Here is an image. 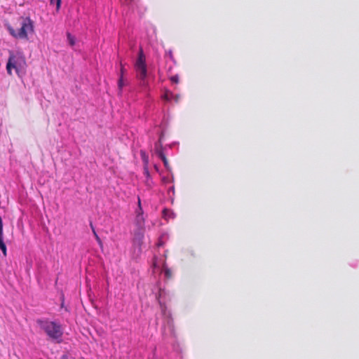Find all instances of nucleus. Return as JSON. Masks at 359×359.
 <instances>
[{
	"instance_id": "nucleus-1",
	"label": "nucleus",
	"mask_w": 359,
	"mask_h": 359,
	"mask_svg": "<svg viewBox=\"0 0 359 359\" xmlns=\"http://www.w3.org/2000/svg\"><path fill=\"white\" fill-rule=\"evenodd\" d=\"M36 323L50 339L59 341L62 338L63 331L60 323L48 319H38Z\"/></svg>"
},
{
	"instance_id": "nucleus-2",
	"label": "nucleus",
	"mask_w": 359,
	"mask_h": 359,
	"mask_svg": "<svg viewBox=\"0 0 359 359\" xmlns=\"http://www.w3.org/2000/svg\"><path fill=\"white\" fill-rule=\"evenodd\" d=\"M8 30L14 38L27 40L28 35L32 34L34 31V22L29 17L21 18L20 29L15 30L12 27L8 26Z\"/></svg>"
},
{
	"instance_id": "nucleus-3",
	"label": "nucleus",
	"mask_w": 359,
	"mask_h": 359,
	"mask_svg": "<svg viewBox=\"0 0 359 359\" xmlns=\"http://www.w3.org/2000/svg\"><path fill=\"white\" fill-rule=\"evenodd\" d=\"M26 66V60L22 53H14L9 51V57L6 64V71L9 75H12V69H14L17 73Z\"/></svg>"
},
{
	"instance_id": "nucleus-4",
	"label": "nucleus",
	"mask_w": 359,
	"mask_h": 359,
	"mask_svg": "<svg viewBox=\"0 0 359 359\" xmlns=\"http://www.w3.org/2000/svg\"><path fill=\"white\" fill-rule=\"evenodd\" d=\"M137 76L139 79L144 81L147 75L145 56L142 48L140 49L138 58L135 63Z\"/></svg>"
},
{
	"instance_id": "nucleus-5",
	"label": "nucleus",
	"mask_w": 359,
	"mask_h": 359,
	"mask_svg": "<svg viewBox=\"0 0 359 359\" xmlns=\"http://www.w3.org/2000/svg\"><path fill=\"white\" fill-rule=\"evenodd\" d=\"M156 154L158 155V156L162 160V161L163 162V164L165 165V167L167 168V169H169L170 168V166H169V164H168V161L163 152V148L161 147V146H158V145H156Z\"/></svg>"
},
{
	"instance_id": "nucleus-6",
	"label": "nucleus",
	"mask_w": 359,
	"mask_h": 359,
	"mask_svg": "<svg viewBox=\"0 0 359 359\" xmlns=\"http://www.w3.org/2000/svg\"><path fill=\"white\" fill-rule=\"evenodd\" d=\"M0 249L4 256H6V246L3 239V221L0 216Z\"/></svg>"
},
{
	"instance_id": "nucleus-7",
	"label": "nucleus",
	"mask_w": 359,
	"mask_h": 359,
	"mask_svg": "<svg viewBox=\"0 0 359 359\" xmlns=\"http://www.w3.org/2000/svg\"><path fill=\"white\" fill-rule=\"evenodd\" d=\"M162 97L166 101L174 100L175 102H178L180 99V95H174L169 90H166Z\"/></svg>"
},
{
	"instance_id": "nucleus-8",
	"label": "nucleus",
	"mask_w": 359,
	"mask_h": 359,
	"mask_svg": "<svg viewBox=\"0 0 359 359\" xmlns=\"http://www.w3.org/2000/svg\"><path fill=\"white\" fill-rule=\"evenodd\" d=\"M67 41H68V43L71 46H74L76 43V39H75V37L74 36H72L70 33H67Z\"/></svg>"
},
{
	"instance_id": "nucleus-9",
	"label": "nucleus",
	"mask_w": 359,
	"mask_h": 359,
	"mask_svg": "<svg viewBox=\"0 0 359 359\" xmlns=\"http://www.w3.org/2000/svg\"><path fill=\"white\" fill-rule=\"evenodd\" d=\"M136 219H137V222L139 223L140 225H142L144 223L142 212H140V211L137 212Z\"/></svg>"
},
{
	"instance_id": "nucleus-10",
	"label": "nucleus",
	"mask_w": 359,
	"mask_h": 359,
	"mask_svg": "<svg viewBox=\"0 0 359 359\" xmlns=\"http://www.w3.org/2000/svg\"><path fill=\"white\" fill-rule=\"evenodd\" d=\"M123 77H122V75H120V77H119V79H118V89H119V93H121V90H122V88L123 87Z\"/></svg>"
},
{
	"instance_id": "nucleus-11",
	"label": "nucleus",
	"mask_w": 359,
	"mask_h": 359,
	"mask_svg": "<svg viewBox=\"0 0 359 359\" xmlns=\"http://www.w3.org/2000/svg\"><path fill=\"white\" fill-rule=\"evenodd\" d=\"M55 1H56V9H57V11H59L60 8L62 0H55ZM54 2H55V0H50V4H53Z\"/></svg>"
},
{
	"instance_id": "nucleus-12",
	"label": "nucleus",
	"mask_w": 359,
	"mask_h": 359,
	"mask_svg": "<svg viewBox=\"0 0 359 359\" xmlns=\"http://www.w3.org/2000/svg\"><path fill=\"white\" fill-rule=\"evenodd\" d=\"M170 81L172 82V83H177L179 82V77L177 75H175V76H172L171 78H170Z\"/></svg>"
},
{
	"instance_id": "nucleus-13",
	"label": "nucleus",
	"mask_w": 359,
	"mask_h": 359,
	"mask_svg": "<svg viewBox=\"0 0 359 359\" xmlns=\"http://www.w3.org/2000/svg\"><path fill=\"white\" fill-rule=\"evenodd\" d=\"M143 238V234L142 233H138L136 236H135V241L136 240H138L139 241H141V240Z\"/></svg>"
},
{
	"instance_id": "nucleus-14",
	"label": "nucleus",
	"mask_w": 359,
	"mask_h": 359,
	"mask_svg": "<svg viewBox=\"0 0 359 359\" xmlns=\"http://www.w3.org/2000/svg\"><path fill=\"white\" fill-rule=\"evenodd\" d=\"M144 175L149 177V169H148V167L147 166H144Z\"/></svg>"
},
{
	"instance_id": "nucleus-15",
	"label": "nucleus",
	"mask_w": 359,
	"mask_h": 359,
	"mask_svg": "<svg viewBox=\"0 0 359 359\" xmlns=\"http://www.w3.org/2000/svg\"><path fill=\"white\" fill-rule=\"evenodd\" d=\"M125 68L123 66V65L121 63V69H120V75H122V77H123V74L125 73Z\"/></svg>"
},
{
	"instance_id": "nucleus-16",
	"label": "nucleus",
	"mask_w": 359,
	"mask_h": 359,
	"mask_svg": "<svg viewBox=\"0 0 359 359\" xmlns=\"http://www.w3.org/2000/svg\"><path fill=\"white\" fill-rule=\"evenodd\" d=\"M138 210L137 211H140V212H142V206H141V200H140V198L138 197Z\"/></svg>"
},
{
	"instance_id": "nucleus-17",
	"label": "nucleus",
	"mask_w": 359,
	"mask_h": 359,
	"mask_svg": "<svg viewBox=\"0 0 359 359\" xmlns=\"http://www.w3.org/2000/svg\"><path fill=\"white\" fill-rule=\"evenodd\" d=\"M95 239H96V241H97V243H99L100 245H102V241H101V239H100V238L99 236H97V238Z\"/></svg>"
},
{
	"instance_id": "nucleus-18",
	"label": "nucleus",
	"mask_w": 359,
	"mask_h": 359,
	"mask_svg": "<svg viewBox=\"0 0 359 359\" xmlns=\"http://www.w3.org/2000/svg\"><path fill=\"white\" fill-rule=\"evenodd\" d=\"M144 166H147L148 165V159L146 157H144Z\"/></svg>"
},
{
	"instance_id": "nucleus-19",
	"label": "nucleus",
	"mask_w": 359,
	"mask_h": 359,
	"mask_svg": "<svg viewBox=\"0 0 359 359\" xmlns=\"http://www.w3.org/2000/svg\"><path fill=\"white\" fill-rule=\"evenodd\" d=\"M93 235L95 236V238H97V236H98V235L97 234V233H96V231H95V229H93Z\"/></svg>"
},
{
	"instance_id": "nucleus-20",
	"label": "nucleus",
	"mask_w": 359,
	"mask_h": 359,
	"mask_svg": "<svg viewBox=\"0 0 359 359\" xmlns=\"http://www.w3.org/2000/svg\"><path fill=\"white\" fill-rule=\"evenodd\" d=\"M133 1V0H125V3L128 4H130Z\"/></svg>"
},
{
	"instance_id": "nucleus-21",
	"label": "nucleus",
	"mask_w": 359,
	"mask_h": 359,
	"mask_svg": "<svg viewBox=\"0 0 359 359\" xmlns=\"http://www.w3.org/2000/svg\"><path fill=\"white\" fill-rule=\"evenodd\" d=\"M90 227L92 229V231H93V229H95V228H94V226H93L92 223H90Z\"/></svg>"
},
{
	"instance_id": "nucleus-22",
	"label": "nucleus",
	"mask_w": 359,
	"mask_h": 359,
	"mask_svg": "<svg viewBox=\"0 0 359 359\" xmlns=\"http://www.w3.org/2000/svg\"><path fill=\"white\" fill-rule=\"evenodd\" d=\"M165 274H166L167 276H169V275H170V271H169V270H167V271H165Z\"/></svg>"
},
{
	"instance_id": "nucleus-23",
	"label": "nucleus",
	"mask_w": 359,
	"mask_h": 359,
	"mask_svg": "<svg viewBox=\"0 0 359 359\" xmlns=\"http://www.w3.org/2000/svg\"><path fill=\"white\" fill-rule=\"evenodd\" d=\"M63 306H64V304H63V303H62V304H61V307H63Z\"/></svg>"
}]
</instances>
